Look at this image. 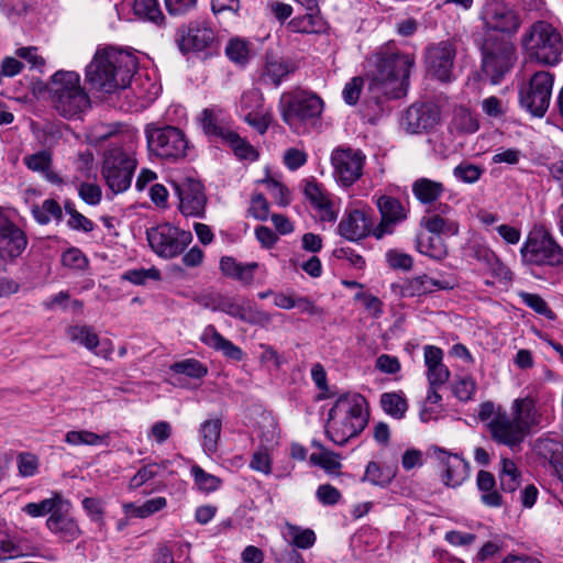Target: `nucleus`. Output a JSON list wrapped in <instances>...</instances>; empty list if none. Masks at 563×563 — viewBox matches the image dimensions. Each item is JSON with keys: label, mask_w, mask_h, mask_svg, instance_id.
<instances>
[{"label": "nucleus", "mask_w": 563, "mask_h": 563, "mask_svg": "<svg viewBox=\"0 0 563 563\" xmlns=\"http://www.w3.org/2000/svg\"><path fill=\"white\" fill-rule=\"evenodd\" d=\"M179 199V211L185 217L203 218L208 198L205 186L196 179L186 178L179 184H174Z\"/></svg>", "instance_id": "obj_18"}, {"label": "nucleus", "mask_w": 563, "mask_h": 563, "mask_svg": "<svg viewBox=\"0 0 563 563\" xmlns=\"http://www.w3.org/2000/svg\"><path fill=\"white\" fill-rule=\"evenodd\" d=\"M121 278L134 285H145L148 279L159 280L161 272L155 267L129 269L122 274Z\"/></svg>", "instance_id": "obj_52"}, {"label": "nucleus", "mask_w": 563, "mask_h": 563, "mask_svg": "<svg viewBox=\"0 0 563 563\" xmlns=\"http://www.w3.org/2000/svg\"><path fill=\"white\" fill-rule=\"evenodd\" d=\"M365 398L360 394L340 396L328 413L325 433L338 445H344L367 426L368 413L364 410Z\"/></svg>", "instance_id": "obj_3"}, {"label": "nucleus", "mask_w": 563, "mask_h": 563, "mask_svg": "<svg viewBox=\"0 0 563 563\" xmlns=\"http://www.w3.org/2000/svg\"><path fill=\"white\" fill-rule=\"evenodd\" d=\"M222 423L218 418L206 420L201 423L199 433L202 438L203 451L212 454L218 449Z\"/></svg>", "instance_id": "obj_36"}, {"label": "nucleus", "mask_w": 563, "mask_h": 563, "mask_svg": "<svg viewBox=\"0 0 563 563\" xmlns=\"http://www.w3.org/2000/svg\"><path fill=\"white\" fill-rule=\"evenodd\" d=\"M395 477V471L390 467H382L376 462H369L366 466L363 481H367L373 485L386 486Z\"/></svg>", "instance_id": "obj_47"}, {"label": "nucleus", "mask_w": 563, "mask_h": 563, "mask_svg": "<svg viewBox=\"0 0 563 563\" xmlns=\"http://www.w3.org/2000/svg\"><path fill=\"white\" fill-rule=\"evenodd\" d=\"M137 65V58L130 52L101 48L87 65L86 79L95 89L111 93L129 86Z\"/></svg>", "instance_id": "obj_1"}, {"label": "nucleus", "mask_w": 563, "mask_h": 563, "mask_svg": "<svg viewBox=\"0 0 563 563\" xmlns=\"http://www.w3.org/2000/svg\"><path fill=\"white\" fill-rule=\"evenodd\" d=\"M553 84V74L547 70L536 71L529 81L519 88L520 107L533 117H544L550 106Z\"/></svg>", "instance_id": "obj_7"}, {"label": "nucleus", "mask_w": 563, "mask_h": 563, "mask_svg": "<svg viewBox=\"0 0 563 563\" xmlns=\"http://www.w3.org/2000/svg\"><path fill=\"white\" fill-rule=\"evenodd\" d=\"M135 168L136 161L122 147L113 146L106 152L102 175L114 194L123 192L130 187Z\"/></svg>", "instance_id": "obj_9"}, {"label": "nucleus", "mask_w": 563, "mask_h": 563, "mask_svg": "<svg viewBox=\"0 0 563 563\" xmlns=\"http://www.w3.org/2000/svg\"><path fill=\"white\" fill-rule=\"evenodd\" d=\"M21 555V549L13 542L9 532L0 527V561Z\"/></svg>", "instance_id": "obj_59"}, {"label": "nucleus", "mask_w": 563, "mask_h": 563, "mask_svg": "<svg viewBox=\"0 0 563 563\" xmlns=\"http://www.w3.org/2000/svg\"><path fill=\"white\" fill-rule=\"evenodd\" d=\"M374 69L368 74V89L379 99H399L406 96L409 76L415 66L412 55L399 52H379L374 55Z\"/></svg>", "instance_id": "obj_2"}, {"label": "nucleus", "mask_w": 563, "mask_h": 563, "mask_svg": "<svg viewBox=\"0 0 563 563\" xmlns=\"http://www.w3.org/2000/svg\"><path fill=\"white\" fill-rule=\"evenodd\" d=\"M372 222L368 216L358 209L351 210L338 225L339 234L347 241L357 242L372 234Z\"/></svg>", "instance_id": "obj_25"}, {"label": "nucleus", "mask_w": 563, "mask_h": 563, "mask_svg": "<svg viewBox=\"0 0 563 563\" xmlns=\"http://www.w3.org/2000/svg\"><path fill=\"white\" fill-rule=\"evenodd\" d=\"M318 13L319 11H308L305 15L291 19L288 26L296 33H317L323 25L322 19Z\"/></svg>", "instance_id": "obj_39"}, {"label": "nucleus", "mask_w": 563, "mask_h": 563, "mask_svg": "<svg viewBox=\"0 0 563 563\" xmlns=\"http://www.w3.org/2000/svg\"><path fill=\"white\" fill-rule=\"evenodd\" d=\"M32 214L40 224H47L52 219L63 220V210L59 203L54 199H46L42 206H33Z\"/></svg>", "instance_id": "obj_43"}, {"label": "nucleus", "mask_w": 563, "mask_h": 563, "mask_svg": "<svg viewBox=\"0 0 563 563\" xmlns=\"http://www.w3.org/2000/svg\"><path fill=\"white\" fill-rule=\"evenodd\" d=\"M166 498L164 497H155L146 500L142 506H135L134 504H126L124 506L125 512L136 517V518H145L148 517L159 510H162L166 506Z\"/></svg>", "instance_id": "obj_48"}, {"label": "nucleus", "mask_w": 563, "mask_h": 563, "mask_svg": "<svg viewBox=\"0 0 563 563\" xmlns=\"http://www.w3.org/2000/svg\"><path fill=\"white\" fill-rule=\"evenodd\" d=\"M433 453L439 462L441 482L452 488L461 486L470 477V463L456 453L434 446Z\"/></svg>", "instance_id": "obj_20"}, {"label": "nucleus", "mask_w": 563, "mask_h": 563, "mask_svg": "<svg viewBox=\"0 0 563 563\" xmlns=\"http://www.w3.org/2000/svg\"><path fill=\"white\" fill-rule=\"evenodd\" d=\"M477 488L483 493L481 500L488 507H500L503 505V497L496 487L495 476L488 472L481 470L476 477Z\"/></svg>", "instance_id": "obj_33"}, {"label": "nucleus", "mask_w": 563, "mask_h": 563, "mask_svg": "<svg viewBox=\"0 0 563 563\" xmlns=\"http://www.w3.org/2000/svg\"><path fill=\"white\" fill-rule=\"evenodd\" d=\"M196 485L205 492H214L219 488L221 481L217 476L205 472L200 466L194 465L191 467Z\"/></svg>", "instance_id": "obj_54"}, {"label": "nucleus", "mask_w": 563, "mask_h": 563, "mask_svg": "<svg viewBox=\"0 0 563 563\" xmlns=\"http://www.w3.org/2000/svg\"><path fill=\"white\" fill-rule=\"evenodd\" d=\"M258 263H241L234 257L223 256L220 261V269L223 275L232 279L239 280L244 286H250L254 280L255 271Z\"/></svg>", "instance_id": "obj_31"}, {"label": "nucleus", "mask_w": 563, "mask_h": 563, "mask_svg": "<svg viewBox=\"0 0 563 563\" xmlns=\"http://www.w3.org/2000/svg\"><path fill=\"white\" fill-rule=\"evenodd\" d=\"M151 249L163 258H174L180 255L191 243L192 234L169 223L151 228L146 232Z\"/></svg>", "instance_id": "obj_12"}, {"label": "nucleus", "mask_w": 563, "mask_h": 563, "mask_svg": "<svg viewBox=\"0 0 563 563\" xmlns=\"http://www.w3.org/2000/svg\"><path fill=\"white\" fill-rule=\"evenodd\" d=\"M170 371L195 379H200L208 374V367L196 358L175 362L170 365Z\"/></svg>", "instance_id": "obj_46"}, {"label": "nucleus", "mask_w": 563, "mask_h": 563, "mask_svg": "<svg viewBox=\"0 0 563 563\" xmlns=\"http://www.w3.org/2000/svg\"><path fill=\"white\" fill-rule=\"evenodd\" d=\"M330 159L335 180L344 187H351L363 175L365 155L360 150L336 147Z\"/></svg>", "instance_id": "obj_17"}, {"label": "nucleus", "mask_w": 563, "mask_h": 563, "mask_svg": "<svg viewBox=\"0 0 563 563\" xmlns=\"http://www.w3.org/2000/svg\"><path fill=\"white\" fill-rule=\"evenodd\" d=\"M440 120V110L432 102L411 104L401 118V126L407 133L418 134L433 129Z\"/></svg>", "instance_id": "obj_21"}, {"label": "nucleus", "mask_w": 563, "mask_h": 563, "mask_svg": "<svg viewBox=\"0 0 563 563\" xmlns=\"http://www.w3.org/2000/svg\"><path fill=\"white\" fill-rule=\"evenodd\" d=\"M363 87V78L353 77L350 81H347L343 88L342 97L343 100L350 104L354 106L360 99L361 91Z\"/></svg>", "instance_id": "obj_62"}, {"label": "nucleus", "mask_w": 563, "mask_h": 563, "mask_svg": "<svg viewBox=\"0 0 563 563\" xmlns=\"http://www.w3.org/2000/svg\"><path fill=\"white\" fill-rule=\"evenodd\" d=\"M66 498L60 493L54 492L49 498H45L38 503H29L22 511L32 518L43 517L46 515L52 516L58 508L60 503H64Z\"/></svg>", "instance_id": "obj_35"}, {"label": "nucleus", "mask_w": 563, "mask_h": 563, "mask_svg": "<svg viewBox=\"0 0 563 563\" xmlns=\"http://www.w3.org/2000/svg\"><path fill=\"white\" fill-rule=\"evenodd\" d=\"M212 310L224 312L232 318L253 325H266L272 321L269 313L252 305H244L229 297H218L213 300Z\"/></svg>", "instance_id": "obj_23"}, {"label": "nucleus", "mask_w": 563, "mask_h": 563, "mask_svg": "<svg viewBox=\"0 0 563 563\" xmlns=\"http://www.w3.org/2000/svg\"><path fill=\"white\" fill-rule=\"evenodd\" d=\"M24 165L32 172L38 173L45 180L53 185L60 186L64 184L63 178L53 169V155L47 150L23 157Z\"/></svg>", "instance_id": "obj_26"}, {"label": "nucleus", "mask_w": 563, "mask_h": 563, "mask_svg": "<svg viewBox=\"0 0 563 563\" xmlns=\"http://www.w3.org/2000/svg\"><path fill=\"white\" fill-rule=\"evenodd\" d=\"M453 287L454 284L450 280L434 279L424 274L406 280L401 285V295L404 297L422 296L437 290L452 289Z\"/></svg>", "instance_id": "obj_27"}, {"label": "nucleus", "mask_w": 563, "mask_h": 563, "mask_svg": "<svg viewBox=\"0 0 563 563\" xmlns=\"http://www.w3.org/2000/svg\"><path fill=\"white\" fill-rule=\"evenodd\" d=\"M418 251L433 260H442L448 255L446 245L440 235H420L417 240Z\"/></svg>", "instance_id": "obj_37"}, {"label": "nucleus", "mask_w": 563, "mask_h": 563, "mask_svg": "<svg viewBox=\"0 0 563 563\" xmlns=\"http://www.w3.org/2000/svg\"><path fill=\"white\" fill-rule=\"evenodd\" d=\"M133 10L137 16L156 24L165 20L158 0H134Z\"/></svg>", "instance_id": "obj_45"}, {"label": "nucleus", "mask_w": 563, "mask_h": 563, "mask_svg": "<svg viewBox=\"0 0 563 563\" xmlns=\"http://www.w3.org/2000/svg\"><path fill=\"white\" fill-rule=\"evenodd\" d=\"M456 46L450 40L432 43L426 47L424 64L428 74L443 82L453 79Z\"/></svg>", "instance_id": "obj_16"}, {"label": "nucleus", "mask_w": 563, "mask_h": 563, "mask_svg": "<svg viewBox=\"0 0 563 563\" xmlns=\"http://www.w3.org/2000/svg\"><path fill=\"white\" fill-rule=\"evenodd\" d=\"M292 70V64L277 58H268L263 77L264 80L277 86Z\"/></svg>", "instance_id": "obj_44"}, {"label": "nucleus", "mask_w": 563, "mask_h": 563, "mask_svg": "<svg viewBox=\"0 0 563 563\" xmlns=\"http://www.w3.org/2000/svg\"><path fill=\"white\" fill-rule=\"evenodd\" d=\"M421 225L433 235H456L459 225L455 221L444 218L441 214L426 216L421 219Z\"/></svg>", "instance_id": "obj_34"}, {"label": "nucleus", "mask_w": 563, "mask_h": 563, "mask_svg": "<svg viewBox=\"0 0 563 563\" xmlns=\"http://www.w3.org/2000/svg\"><path fill=\"white\" fill-rule=\"evenodd\" d=\"M65 442L70 445H98L102 437L88 430H73L65 434Z\"/></svg>", "instance_id": "obj_53"}, {"label": "nucleus", "mask_w": 563, "mask_h": 563, "mask_svg": "<svg viewBox=\"0 0 563 563\" xmlns=\"http://www.w3.org/2000/svg\"><path fill=\"white\" fill-rule=\"evenodd\" d=\"M380 406L384 411L396 419L405 417L408 404L401 393H384L380 396Z\"/></svg>", "instance_id": "obj_42"}, {"label": "nucleus", "mask_w": 563, "mask_h": 563, "mask_svg": "<svg viewBox=\"0 0 563 563\" xmlns=\"http://www.w3.org/2000/svg\"><path fill=\"white\" fill-rule=\"evenodd\" d=\"M200 126L205 134L212 140H222L231 130L220 124L217 113L211 109H203L199 117Z\"/></svg>", "instance_id": "obj_38"}, {"label": "nucleus", "mask_w": 563, "mask_h": 563, "mask_svg": "<svg viewBox=\"0 0 563 563\" xmlns=\"http://www.w3.org/2000/svg\"><path fill=\"white\" fill-rule=\"evenodd\" d=\"M303 194L309 200L311 206L320 212L322 221H334L336 213L333 210L332 202L323 192L321 186L314 180H306L303 186Z\"/></svg>", "instance_id": "obj_30"}, {"label": "nucleus", "mask_w": 563, "mask_h": 563, "mask_svg": "<svg viewBox=\"0 0 563 563\" xmlns=\"http://www.w3.org/2000/svg\"><path fill=\"white\" fill-rule=\"evenodd\" d=\"M46 89L54 110L64 119H81L91 107L90 97L75 71L57 70Z\"/></svg>", "instance_id": "obj_4"}, {"label": "nucleus", "mask_w": 563, "mask_h": 563, "mask_svg": "<svg viewBox=\"0 0 563 563\" xmlns=\"http://www.w3.org/2000/svg\"><path fill=\"white\" fill-rule=\"evenodd\" d=\"M27 236L0 208V258L13 262L27 246Z\"/></svg>", "instance_id": "obj_19"}, {"label": "nucleus", "mask_w": 563, "mask_h": 563, "mask_svg": "<svg viewBox=\"0 0 563 563\" xmlns=\"http://www.w3.org/2000/svg\"><path fill=\"white\" fill-rule=\"evenodd\" d=\"M484 33L511 36L521 25L519 11L503 0H486L481 12Z\"/></svg>", "instance_id": "obj_10"}, {"label": "nucleus", "mask_w": 563, "mask_h": 563, "mask_svg": "<svg viewBox=\"0 0 563 563\" xmlns=\"http://www.w3.org/2000/svg\"><path fill=\"white\" fill-rule=\"evenodd\" d=\"M146 139L148 150L156 156L166 159H178L186 156L188 141L185 133L176 126H148Z\"/></svg>", "instance_id": "obj_11"}, {"label": "nucleus", "mask_w": 563, "mask_h": 563, "mask_svg": "<svg viewBox=\"0 0 563 563\" xmlns=\"http://www.w3.org/2000/svg\"><path fill=\"white\" fill-rule=\"evenodd\" d=\"M222 142L230 145L239 159L256 161L258 157L257 151L234 131L227 133Z\"/></svg>", "instance_id": "obj_40"}, {"label": "nucleus", "mask_w": 563, "mask_h": 563, "mask_svg": "<svg viewBox=\"0 0 563 563\" xmlns=\"http://www.w3.org/2000/svg\"><path fill=\"white\" fill-rule=\"evenodd\" d=\"M250 43L241 38H232L225 47L228 58L240 65H244L250 58Z\"/></svg>", "instance_id": "obj_50"}, {"label": "nucleus", "mask_w": 563, "mask_h": 563, "mask_svg": "<svg viewBox=\"0 0 563 563\" xmlns=\"http://www.w3.org/2000/svg\"><path fill=\"white\" fill-rule=\"evenodd\" d=\"M522 262L529 265H563V247L548 231L531 233L520 249Z\"/></svg>", "instance_id": "obj_8"}, {"label": "nucleus", "mask_w": 563, "mask_h": 563, "mask_svg": "<svg viewBox=\"0 0 563 563\" xmlns=\"http://www.w3.org/2000/svg\"><path fill=\"white\" fill-rule=\"evenodd\" d=\"M519 297L526 306L538 314H541L549 320L555 319V313L549 308L547 301L540 295L522 291L519 294Z\"/></svg>", "instance_id": "obj_51"}, {"label": "nucleus", "mask_w": 563, "mask_h": 563, "mask_svg": "<svg viewBox=\"0 0 563 563\" xmlns=\"http://www.w3.org/2000/svg\"><path fill=\"white\" fill-rule=\"evenodd\" d=\"M38 468V460L31 453H20L18 455L19 474L23 477L34 476Z\"/></svg>", "instance_id": "obj_61"}, {"label": "nucleus", "mask_w": 563, "mask_h": 563, "mask_svg": "<svg viewBox=\"0 0 563 563\" xmlns=\"http://www.w3.org/2000/svg\"><path fill=\"white\" fill-rule=\"evenodd\" d=\"M71 503L66 499L59 508L46 520V527L51 532L66 541H73L79 537L80 530L70 515Z\"/></svg>", "instance_id": "obj_24"}, {"label": "nucleus", "mask_w": 563, "mask_h": 563, "mask_svg": "<svg viewBox=\"0 0 563 563\" xmlns=\"http://www.w3.org/2000/svg\"><path fill=\"white\" fill-rule=\"evenodd\" d=\"M481 53L482 70L492 84H498L517 59L514 43L500 34L484 33Z\"/></svg>", "instance_id": "obj_6"}, {"label": "nucleus", "mask_w": 563, "mask_h": 563, "mask_svg": "<svg viewBox=\"0 0 563 563\" xmlns=\"http://www.w3.org/2000/svg\"><path fill=\"white\" fill-rule=\"evenodd\" d=\"M264 183L277 205L286 207L290 203V191L286 186L273 178L265 179Z\"/></svg>", "instance_id": "obj_58"}, {"label": "nucleus", "mask_w": 563, "mask_h": 563, "mask_svg": "<svg viewBox=\"0 0 563 563\" xmlns=\"http://www.w3.org/2000/svg\"><path fill=\"white\" fill-rule=\"evenodd\" d=\"M68 336L71 341L78 342L88 350L92 351L99 345V338L90 327L74 325L68 329Z\"/></svg>", "instance_id": "obj_49"}, {"label": "nucleus", "mask_w": 563, "mask_h": 563, "mask_svg": "<svg viewBox=\"0 0 563 563\" xmlns=\"http://www.w3.org/2000/svg\"><path fill=\"white\" fill-rule=\"evenodd\" d=\"M200 340L209 347L221 352L224 356L233 361H241L244 356L243 351L230 340L225 339L212 324L205 328Z\"/></svg>", "instance_id": "obj_29"}, {"label": "nucleus", "mask_w": 563, "mask_h": 563, "mask_svg": "<svg viewBox=\"0 0 563 563\" xmlns=\"http://www.w3.org/2000/svg\"><path fill=\"white\" fill-rule=\"evenodd\" d=\"M0 10L9 20L15 21L26 12L27 3L25 0H0Z\"/></svg>", "instance_id": "obj_60"}, {"label": "nucleus", "mask_w": 563, "mask_h": 563, "mask_svg": "<svg viewBox=\"0 0 563 563\" xmlns=\"http://www.w3.org/2000/svg\"><path fill=\"white\" fill-rule=\"evenodd\" d=\"M216 41V31L205 19L192 20L180 25L175 33V43L183 54L202 52Z\"/></svg>", "instance_id": "obj_14"}, {"label": "nucleus", "mask_w": 563, "mask_h": 563, "mask_svg": "<svg viewBox=\"0 0 563 563\" xmlns=\"http://www.w3.org/2000/svg\"><path fill=\"white\" fill-rule=\"evenodd\" d=\"M79 197L90 206H97L101 201V188L91 183H81L78 188Z\"/></svg>", "instance_id": "obj_63"}, {"label": "nucleus", "mask_w": 563, "mask_h": 563, "mask_svg": "<svg viewBox=\"0 0 563 563\" xmlns=\"http://www.w3.org/2000/svg\"><path fill=\"white\" fill-rule=\"evenodd\" d=\"M322 111V99L308 91L289 93L280 99L282 119L289 126H292L297 121L309 122L317 120Z\"/></svg>", "instance_id": "obj_13"}, {"label": "nucleus", "mask_w": 563, "mask_h": 563, "mask_svg": "<svg viewBox=\"0 0 563 563\" xmlns=\"http://www.w3.org/2000/svg\"><path fill=\"white\" fill-rule=\"evenodd\" d=\"M415 198L423 206L435 203L444 194L443 183L427 177H420L411 186Z\"/></svg>", "instance_id": "obj_32"}, {"label": "nucleus", "mask_w": 563, "mask_h": 563, "mask_svg": "<svg viewBox=\"0 0 563 563\" xmlns=\"http://www.w3.org/2000/svg\"><path fill=\"white\" fill-rule=\"evenodd\" d=\"M62 264L71 269L84 271L88 267V258L79 249L71 247L63 253Z\"/></svg>", "instance_id": "obj_56"}, {"label": "nucleus", "mask_w": 563, "mask_h": 563, "mask_svg": "<svg viewBox=\"0 0 563 563\" xmlns=\"http://www.w3.org/2000/svg\"><path fill=\"white\" fill-rule=\"evenodd\" d=\"M490 438L497 444L511 450L519 448L529 433L528 427L506 410L497 409L496 416L487 423Z\"/></svg>", "instance_id": "obj_15"}, {"label": "nucleus", "mask_w": 563, "mask_h": 563, "mask_svg": "<svg viewBox=\"0 0 563 563\" xmlns=\"http://www.w3.org/2000/svg\"><path fill=\"white\" fill-rule=\"evenodd\" d=\"M380 213V222L373 228L372 235L380 240L386 234H391L396 224L407 219V210L402 203L391 196H380L376 200Z\"/></svg>", "instance_id": "obj_22"}, {"label": "nucleus", "mask_w": 563, "mask_h": 563, "mask_svg": "<svg viewBox=\"0 0 563 563\" xmlns=\"http://www.w3.org/2000/svg\"><path fill=\"white\" fill-rule=\"evenodd\" d=\"M534 451L538 456L549 462L556 476L563 482V442L550 438L538 439Z\"/></svg>", "instance_id": "obj_28"}, {"label": "nucleus", "mask_w": 563, "mask_h": 563, "mask_svg": "<svg viewBox=\"0 0 563 563\" xmlns=\"http://www.w3.org/2000/svg\"><path fill=\"white\" fill-rule=\"evenodd\" d=\"M484 169L475 164L461 163L453 169V175L457 179L466 184L476 183L483 175Z\"/></svg>", "instance_id": "obj_55"}, {"label": "nucleus", "mask_w": 563, "mask_h": 563, "mask_svg": "<svg viewBox=\"0 0 563 563\" xmlns=\"http://www.w3.org/2000/svg\"><path fill=\"white\" fill-rule=\"evenodd\" d=\"M159 465L156 463L147 464L140 468L136 474L130 481L131 488H139L147 481L158 475Z\"/></svg>", "instance_id": "obj_64"}, {"label": "nucleus", "mask_w": 563, "mask_h": 563, "mask_svg": "<svg viewBox=\"0 0 563 563\" xmlns=\"http://www.w3.org/2000/svg\"><path fill=\"white\" fill-rule=\"evenodd\" d=\"M512 416L522 421L530 431L538 423L534 400L530 397L516 399L512 404Z\"/></svg>", "instance_id": "obj_41"}, {"label": "nucleus", "mask_w": 563, "mask_h": 563, "mask_svg": "<svg viewBox=\"0 0 563 563\" xmlns=\"http://www.w3.org/2000/svg\"><path fill=\"white\" fill-rule=\"evenodd\" d=\"M521 45L529 62L555 66L561 62L563 38L547 21L534 22L522 35Z\"/></svg>", "instance_id": "obj_5"}, {"label": "nucleus", "mask_w": 563, "mask_h": 563, "mask_svg": "<svg viewBox=\"0 0 563 563\" xmlns=\"http://www.w3.org/2000/svg\"><path fill=\"white\" fill-rule=\"evenodd\" d=\"M476 390V383L471 376L459 377L453 385V393L461 401H468Z\"/></svg>", "instance_id": "obj_57"}]
</instances>
